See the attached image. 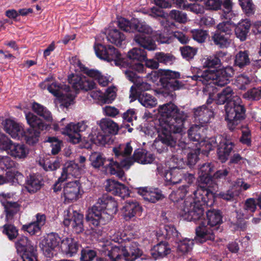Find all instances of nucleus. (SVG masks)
<instances>
[{"label": "nucleus", "mask_w": 261, "mask_h": 261, "mask_svg": "<svg viewBox=\"0 0 261 261\" xmlns=\"http://www.w3.org/2000/svg\"><path fill=\"white\" fill-rule=\"evenodd\" d=\"M214 168V164L212 163L203 164L199 167V181L205 185L198 187L193 192L194 197H187L178 207L179 215L184 220L189 221L201 220L204 214L202 205L211 206L214 202V193L208 186L213 182L212 173Z\"/></svg>", "instance_id": "nucleus-1"}, {"label": "nucleus", "mask_w": 261, "mask_h": 261, "mask_svg": "<svg viewBox=\"0 0 261 261\" xmlns=\"http://www.w3.org/2000/svg\"><path fill=\"white\" fill-rule=\"evenodd\" d=\"M234 93L230 87H227L217 94L216 103L225 106V120L227 122L228 128L231 130L240 127V124L245 118V108L242 104L241 99L234 95Z\"/></svg>", "instance_id": "nucleus-2"}, {"label": "nucleus", "mask_w": 261, "mask_h": 261, "mask_svg": "<svg viewBox=\"0 0 261 261\" xmlns=\"http://www.w3.org/2000/svg\"><path fill=\"white\" fill-rule=\"evenodd\" d=\"M232 74L233 71L231 67L218 70L206 69L193 75L192 79L205 85L203 91L205 95H209L206 102L208 105L212 102L213 94L217 92V88L215 86L223 87L227 85L229 83V79Z\"/></svg>", "instance_id": "nucleus-3"}, {"label": "nucleus", "mask_w": 261, "mask_h": 261, "mask_svg": "<svg viewBox=\"0 0 261 261\" xmlns=\"http://www.w3.org/2000/svg\"><path fill=\"white\" fill-rule=\"evenodd\" d=\"M118 211V204L111 196L103 195L98 199L86 216L90 225L96 227L105 225L112 220Z\"/></svg>", "instance_id": "nucleus-4"}, {"label": "nucleus", "mask_w": 261, "mask_h": 261, "mask_svg": "<svg viewBox=\"0 0 261 261\" xmlns=\"http://www.w3.org/2000/svg\"><path fill=\"white\" fill-rule=\"evenodd\" d=\"M102 251L106 257L105 261H134L142 254L136 242H132L125 247L107 242L102 246Z\"/></svg>", "instance_id": "nucleus-5"}, {"label": "nucleus", "mask_w": 261, "mask_h": 261, "mask_svg": "<svg viewBox=\"0 0 261 261\" xmlns=\"http://www.w3.org/2000/svg\"><path fill=\"white\" fill-rule=\"evenodd\" d=\"M222 217L218 210H213L206 213V220L201 221L196 228V241L202 243L207 240H214L215 232L222 222Z\"/></svg>", "instance_id": "nucleus-6"}, {"label": "nucleus", "mask_w": 261, "mask_h": 261, "mask_svg": "<svg viewBox=\"0 0 261 261\" xmlns=\"http://www.w3.org/2000/svg\"><path fill=\"white\" fill-rule=\"evenodd\" d=\"M120 31L127 33H134L137 31L138 33H152V29L145 22H140L138 19L133 18L130 20L121 17L117 21L111 22L106 32L108 33H120Z\"/></svg>", "instance_id": "nucleus-7"}, {"label": "nucleus", "mask_w": 261, "mask_h": 261, "mask_svg": "<svg viewBox=\"0 0 261 261\" xmlns=\"http://www.w3.org/2000/svg\"><path fill=\"white\" fill-rule=\"evenodd\" d=\"M49 78H46L43 83L40 84V87L42 88H45L46 87L48 91L61 101V106L68 108L73 102L75 95L70 91L69 86L59 84L56 82L49 84Z\"/></svg>", "instance_id": "nucleus-8"}, {"label": "nucleus", "mask_w": 261, "mask_h": 261, "mask_svg": "<svg viewBox=\"0 0 261 261\" xmlns=\"http://www.w3.org/2000/svg\"><path fill=\"white\" fill-rule=\"evenodd\" d=\"M206 128L204 126L192 125L188 131V137L190 140L197 142L196 145L201 147L202 151L209 152L218 145L215 137L206 139L205 137Z\"/></svg>", "instance_id": "nucleus-9"}, {"label": "nucleus", "mask_w": 261, "mask_h": 261, "mask_svg": "<svg viewBox=\"0 0 261 261\" xmlns=\"http://www.w3.org/2000/svg\"><path fill=\"white\" fill-rule=\"evenodd\" d=\"M188 118L187 114L184 111L178 112L176 116L171 118L158 128L166 134L175 137V134H181L185 129V123Z\"/></svg>", "instance_id": "nucleus-10"}, {"label": "nucleus", "mask_w": 261, "mask_h": 261, "mask_svg": "<svg viewBox=\"0 0 261 261\" xmlns=\"http://www.w3.org/2000/svg\"><path fill=\"white\" fill-rule=\"evenodd\" d=\"M158 136L153 142L152 147L156 151L161 153L167 151L169 148L172 151L176 147H179V145H177L176 139L173 136L167 134L163 131H161L158 127L157 128Z\"/></svg>", "instance_id": "nucleus-11"}, {"label": "nucleus", "mask_w": 261, "mask_h": 261, "mask_svg": "<svg viewBox=\"0 0 261 261\" xmlns=\"http://www.w3.org/2000/svg\"><path fill=\"white\" fill-rule=\"evenodd\" d=\"M95 51L99 58L108 62H113L117 66L121 65L122 63L123 58L121 54L112 46L98 44L95 46Z\"/></svg>", "instance_id": "nucleus-12"}, {"label": "nucleus", "mask_w": 261, "mask_h": 261, "mask_svg": "<svg viewBox=\"0 0 261 261\" xmlns=\"http://www.w3.org/2000/svg\"><path fill=\"white\" fill-rule=\"evenodd\" d=\"M164 176L167 184L168 185H175L185 181L189 185H191L195 179L193 174L184 173L182 170L174 166L165 171Z\"/></svg>", "instance_id": "nucleus-13"}, {"label": "nucleus", "mask_w": 261, "mask_h": 261, "mask_svg": "<svg viewBox=\"0 0 261 261\" xmlns=\"http://www.w3.org/2000/svg\"><path fill=\"white\" fill-rule=\"evenodd\" d=\"M18 252L21 254L22 261H37L35 247L25 237H21L15 243Z\"/></svg>", "instance_id": "nucleus-14"}, {"label": "nucleus", "mask_w": 261, "mask_h": 261, "mask_svg": "<svg viewBox=\"0 0 261 261\" xmlns=\"http://www.w3.org/2000/svg\"><path fill=\"white\" fill-rule=\"evenodd\" d=\"M88 127V122L86 121H82L77 123H70L63 128L62 133L68 136L67 139L70 142L77 144L81 139L80 132L86 130Z\"/></svg>", "instance_id": "nucleus-15"}, {"label": "nucleus", "mask_w": 261, "mask_h": 261, "mask_svg": "<svg viewBox=\"0 0 261 261\" xmlns=\"http://www.w3.org/2000/svg\"><path fill=\"white\" fill-rule=\"evenodd\" d=\"M83 215L74 211L72 207H68L64 211V224L68 226L71 225L76 233H80L84 230Z\"/></svg>", "instance_id": "nucleus-16"}, {"label": "nucleus", "mask_w": 261, "mask_h": 261, "mask_svg": "<svg viewBox=\"0 0 261 261\" xmlns=\"http://www.w3.org/2000/svg\"><path fill=\"white\" fill-rule=\"evenodd\" d=\"M64 239L61 238L57 233L51 232L48 234L41 244V248L44 254L47 257H51L53 255V251L55 249H61L60 246Z\"/></svg>", "instance_id": "nucleus-17"}, {"label": "nucleus", "mask_w": 261, "mask_h": 261, "mask_svg": "<svg viewBox=\"0 0 261 261\" xmlns=\"http://www.w3.org/2000/svg\"><path fill=\"white\" fill-rule=\"evenodd\" d=\"M90 77L84 75L72 74L68 77L69 83L75 90H83L87 91L93 90L95 87V83Z\"/></svg>", "instance_id": "nucleus-18"}, {"label": "nucleus", "mask_w": 261, "mask_h": 261, "mask_svg": "<svg viewBox=\"0 0 261 261\" xmlns=\"http://www.w3.org/2000/svg\"><path fill=\"white\" fill-rule=\"evenodd\" d=\"M133 164L134 160L131 158H125L124 160H121V163L114 160L110 166L108 167L106 173L116 175L119 179L124 180L125 179L124 172L121 168L123 167L128 169Z\"/></svg>", "instance_id": "nucleus-19"}, {"label": "nucleus", "mask_w": 261, "mask_h": 261, "mask_svg": "<svg viewBox=\"0 0 261 261\" xmlns=\"http://www.w3.org/2000/svg\"><path fill=\"white\" fill-rule=\"evenodd\" d=\"M193 113L195 121L204 126L214 116L212 107L205 105L194 109Z\"/></svg>", "instance_id": "nucleus-20"}, {"label": "nucleus", "mask_w": 261, "mask_h": 261, "mask_svg": "<svg viewBox=\"0 0 261 261\" xmlns=\"http://www.w3.org/2000/svg\"><path fill=\"white\" fill-rule=\"evenodd\" d=\"M179 77V72L166 70L163 71V77L160 79V81L164 87L176 90L179 89L181 86V83L177 80Z\"/></svg>", "instance_id": "nucleus-21"}, {"label": "nucleus", "mask_w": 261, "mask_h": 261, "mask_svg": "<svg viewBox=\"0 0 261 261\" xmlns=\"http://www.w3.org/2000/svg\"><path fill=\"white\" fill-rule=\"evenodd\" d=\"M181 111L172 102L160 105L159 107V125H162L171 118L176 116L177 113Z\"/></svg>", "instance_id": "nucleus-22"}, {"label": "nucleus", "mask_w": 261, "mask_h": 261, "mask_svg": "<svg viewBox=\"0 0 261 261\" xmlns=\"http://www.w3.org/2000/svg\"><path fill=\"white\" fill-rule=\"evenodd\" d=\"M81 184L78 180L70 181L64 187L63 197L66 202L76 200L80 194Z\"/></svg>", "instance_id": "nucleus-23"}, {"label": "nucleus", "mask_w": 261, "mask_h": 261, "mask_svg": "<svg viewBox=\"0 0 261 261\" xmlns=\"http://www.w3.org/2000/svg\"><path fill=\"white\" fill-rule=\"evenodd\" d=\"M1 203L4 208L6 221L8 222H13L20 211V203L17 201H3L2 200H1Z\"/></svg>", "instance_id": "nucleus-24"}, {"label": "nucleus", "mask_w": 261, "mask_h": 261, "mask_svg": "<svg viewBox=\"0 0 261 261\" xmlns=\"http://www.w3.org/2000/svg\"><path fill=\"white\" fill-rule=\"evenodd\" d=\"M89 159L93 167L99 168L102 167L105 173L114 161L113 158L106 159L102 153L99 152H92Z\"/></svg>", "instance_id": "nucleus-25"}, {"label": "nucleus", "mask_w": 261, "mask_h": 261, "mask_svg": "<svg viewBox=\"0 0 261 261\" xmlns=\"http://www.w3.org/2000/svg\"><path fill=\"white\" fill-rule=\"evenodd\" d=\"M220 139L219 147L217 150L218 159L222 162H225L232 150L234 146L233 143L230 141L223 138L222 136L218 137Z\"/></svg>", "instance_id": "nucleus-26"}, {"label": "nucleus", "mask_w": 261, "mask_h": 261, "mask_svg": "<svg viewBox=\"0 0 261 261\" xmlns=\"http://www.w3.org/2000/svg\"><path fill=\"white\" fill-rule=\"evenodd\" d=\"M142 207L136 200H128L125 202L122 208L124 218L127 220L135 216H140Z\"/></svg>", "instance_id": "nucleus-27"}, {"label": "nucleus", "mask_w": 261, "mask_h": 261, "mask_svg": "<svg viewBox=\"0 0 261 261\" xmlns=\"http://www.w3.org/2000/svg\"><path fill=\"white\" fill-rule=\"evenodd\" d=\"M179 146V147L177 148V151L180 152V153L183 152L185 154L187 153V164L190 166L194 165L198 161V155L200 153V151H202V147H199L196 145L197 148L195 149H192L190 152H188V150L192 146H190L189 143L184 144ZM205 152L207 153L208 152Z\"/></svg>", "instance_id": "nucleus-28"}, {"label": "nucleus", "mask_w": 261, "mask_h": 261, "mask_svg": "<svg viewBox=\"0 0 261 261\" xmlns=\"http://www.w3.org/2000/svg\"><path fill=\"white\" fill-rule=\"evenodd\" d=\"M4 127L5 131L13 138L21 140L23 137L24 130L19 124L10 119H6Z\"/></svg>", "instance_id": "nucleus-29"}, {"label": "nucleus", "mask_w": 261, "mask_h": 261, "mask_svg": "<svg viewBox=\"0 0 261 261\" xmlns=\"http://www.w3.org/2000/svg\"><path fill=\"white\" fill-rule=\"evenodd\" d=\"M82 169L77 164L73 161L67 163L65 167L63 168L61 176L59 177V180L64 181L70 177H77L81 174Z\"/></svg>", "instance_id": "nucleus-30"}, {"label": "nucleus", "mask_w": 261, "mask_h": 261, "mask_svg": "<svg viewBox=\"0 0 261 261\" xmlns=\"http://www.w3.org/2000/svg\"><path fill=\"white\" fill-rule=\"evenodd\" d=\"M79 247L80 245L74 239L66 238L62 241L60 248L64 254L71 257L77 253Z\"/></svg>", "instance_id": "nucleus-31"}, {"label": "nucleus", "mask_w": 261, "mask_h": 261, "mask_svg": "<svg viewBox=\"0 0 261 261\" xmlns=\"http://www.w3.org/2000/svg\"><path fill=\"white\" fill-rule=\"evenodd\" d=\"M150 34H137L134 37L135 41L140 46L148 49L154 50L156 48L155 41L149 35Z\"/></svg>", "instance_id": "nucleus-32"}, {"label": "nucleus", "mask_w": 261, "mask_h": 261, "mask_svg": "<svg viewBox=\"0 0 261 261\" xmlns=\"http://www.w3.org/2000/svg\"><path fill=\"white\" fill-rule=\"evenodd\" d=\"M156 39L160 43H170L177 39L180 43L185 44L189 40V37L186 34H159Z\"/></svg>", "instance_id": "nucleus-33"}, {"label": "nucleus", "mask_w": 261, "mask_h": 261, "mask_svg": "<svg viewBox=\"0 0 261 261\" xmlns=\"http://www.w3.org/2000/svg\"><path fill=\"white\" fill-rule=\"evenodd\" d=\"M88 139L93 143L97 145H105L112 142L110 135H103L97 128H93L92 132L88 136Z\"/></svg>", "instance_id": "nucleus-34"}, {"label": "nucleus", "mask_w": 261, "mask_h": 261, "mask_svg": "<svg viewBox=\"0 0 261 261\" xmlns=\"http://www.w3.org/2000/svg\"><path fill=\"white\" fill-rule=\"evenodd\" d=\"M171 252V249L166 242H161L150 250V254L155 259L163 258Z\"/></svg>", "instance_id": "nucleus-35"}, {"label": "nucleus", "mask_w": 261, "mask_h": 261, "mask_svg": "<svg viewBox=\"0 0 261 261\" xmlns=\"http://www.w3.org/2000/svg\"><path fill=\"white\" fill-rule=\"evenodd\" d=\"M113 151L118 162L121 163V161L125 158H131L129 155L133 151V148L129 143H127L114 147Z\"/></svg>", "instance_id": "nucleus-36"}, {"label": "nucleus", "mask_w": 261, "mask_h": 261, "mask_svg": "<svg viewBox=\"0 0 261 261\" xmlns=\"http://www.w3.org/2000/svg\"><path fill=\"white\" fill-rule=\"evenodd\" d=\"M103 133L108 135H116L119 130L118 124L109 118H102L98 123Z\"/></svg>", "instance_id": "nucleus-37"}, {"label": "nucleus", "mask_w": 261, "mask_h": 261, "mask_svg": "<svg viewBox=\"0 0 261 261\" xmlns=\"http://www.w3.org/2000/svg\"><path fill=\"white\" fill-rule=\"evenodd\" d=\"M25 118L31 128L43 130L47 129V125L36 115L31 112L25 113Z\"/></svg>", "instance_id": "nucleus-38"}, {"label": "nucleus", "mask_w": 261, "mask_h": 261, "mask_svg": "<svg viewBox=\"0 0 261 261\" xmlns=\"http://www.w3.org/2000/svg\"><path fill=\"white\" fill-rule=\"evenodd\" d=\"M8 153L16 159H24L29 153V149L24 144L13 143Z\"/></svg>", "instance_id": "nucleus-39"}, {"label": "nucleus", "mask_w": 261, "mask_h": 261, "mask_svg": "<svg viewBox=\"0 0 261 261\" xmlns=\"http://www.w3.org/2000/svg\"><path fill=\"white\" fill-rule=\"evenodd\" d=\"M42 185L41 177L36 174H31L28 177L25 188L30 193H34L39 190Z\"/></svg>", "instance_id": "nucleus-40"}, {"label": "nucleus", "mask_w": 261, "mask_h": 261, "mask_svg": "<svg viewBox=\"0 0 261 261\" xmlns=\"http://www.w3.org/2000/svg\"><path fill=\"white\" fill-rule=\"evenodd\" d=\"M131 159L134 160V163L136 161L139 163L146 164L152 163L154 157L152 154L147 152L145 150L138 149L135 151L133 158Z\"/></svg>", "instance_id": "nucleus-41"}, {"label": "nucleus", "mask_w": 261, "mask_h": 261, "mask_svg": "<svg viewBox=\"0 0 261 261\" xmlns=\"http://www.w3.org/2000/svg\"><path fill=\"white\" fill-rule=\"evenodd\" d=\"M156 236H163L167 239H177L178 232L174 226L162 224L160 225L159 231L156 232Z\"/></svg>", "instance_id": "nucleus-42"}, {"label": "nucleus", "mask_w": 261, "mask_h": 261, "mask_svg": "<svg viewBox=\"0 0 261 261\" xmlns=\"http://www.w3.org/2000/svg\"><path fill=\"white\" fill-rule=\"evenodd\" d=\"M144 199L149 202L154 203L163 197L161 191L158 188L144 189L141 193Z\"/></svg>", "instance_id": "nucleus-43"}, {"label": "nucleus", "mask_w": 261, "mask_h": 261, "mask_svg": "<svg viewBox=\"0 0 261 261\" xmlns=\"http://www.w3.org/2000/svg\"><path fill=\"white\" fill-rule=\"evenodd\" d=\"M40 131L38 129L28 128L24 130L23 137H22L21 140L25 141L29 145H34L39 140Z\"/></svg>", "instance_id": "nucleus-44"}, {"label": "nucleus", "mask_w": 261, "mask_h": 261, "mask_svg": "<svg viewBox=\"0 0 261 261\" xmlns=\"http://www.w3.org/2000/svg\"><path fill=\"white\" fill-rule=\"evenodd\" d=\"M138 100L142 106L147 108L154 107L157 105L156 99L145 92H140L138 94Z\"/></svg>", "instance_id": "nucleus-45"}, {"label": "nucleus", "mask_w": 261, "mask_h": 261, "mask_svg": "<svg viewBox=\"0 0 261 261\" xmlns=\"http://www.w3.org/2000/svg\"><path fill=\"white\" fill-rule=\"evenodd\" d=\"M84 72L86 74L95 80H96L100 85L103 87L107 86L109 82V78L103 76L97 70L85 69Z\"/></svg>", "instance_id": "nucleus-46"}, {"label": "nucleus", "mask_w": 261, "mask_h": 261, "mask_svg": "<svg viewBox=\"0 0 261 261\" xmlns=\"http://www.w3.org/2000/svg\"><path fill=\"white\" fill-rule=\"evenodd\" d=\"M176 6L184 10H189L196 14L201 13L203 12V8L197 4H189L185 0H176Z\"/></svg>", "instance_id": "nucleus-47"}, {"label": "nucleus", "mask_w": 261, "mask_h": 261, "mask_svg": "<svg viewBox=\"0 0 261 261\" xmlns=\"http://www.w3.org/2000/svg\"><path fill=\"white\" fill-rule=\"evenodd\" d=\"M32 110L34 112L43 117L46 120L49 121L52 120L51 113L46 108L42 105L37 102H34L32 105Z\"/></svg>", "instance_id": "nucleus-48"}, {"label": "nucleus", "mask_w": 261, "mask_h": 261, "mask_svg": "<svg viewBox=\"0 0 261 261\" xmlns=\"http://www.w3.org/2000/svg\"><path fill=\"white\" fill-rule=\"evenodd\" d=\"M189 185H183L179 187L176 191H173L169 195L170 199L174 203H178L185 196L189 191Z\"/></svg>", "instance_id": "nucleus-49"}, {"label": "nucleus", "mask_w": 261, "mask_h": 261, "mask_svg": "<svg viewBox=\"0 0 261 261\" xmlns=\"http://www.w3.org/2000/svg\"><path fill=\"white\" fill-rule=\"evenodd\" d=\"M238 2L239 5L246 15L249 16L254 14L256 8L252 0H238Z\"/></svg>", "instance_id": "nucleus-50"}, {"label": "nucleus", "mask_w": 261, "mask_h": 261, "mask_svg": "<svg viewBox=\"0 0 261 261\" xmlns=\"http://www.w3.org/2000/svg\"><path fill=\"white\" fill-rule=\"evenodd\" d=\"M250 63V59L247 51H240L236 55L234 60L236 66L240 68L247 66Z\"/></svg>", "instance_id": "nucleus-51"}, {"label": "nucleus", "mask_w": 261, "mask_h": 261, "mask_svg": "<svg viewBox=\"0 0 261 261\" xmlns=\"http://www.w3.org/2000/svg\"><path fill=\"white\" fill-rule=\"evenodd\" d=\"M129 59L138 61H142L146 59V53L142 49L134 48L129 50L127 54Z\"/></svg>", "instance_id": "nucleus-52"}, {"label": "nucleus", "mask_w": 261, "mask_h": 261, "mask_svg": "<svg viewBox=\"0 0 261 261\" xmlns=\"http://www.w3.org/2000/svg\"><path fill=\"white\" fill-rule=\"evenodd\" d=\"M243 211L240 210L236 212L237 222L236 224L242 230L244 231L247 228V222L245 219H248L250 217V214H248Z\"/></svg>", "instance_id": "nucleus-53"}, {"label": "nucleus", "mask_w": 261, "mask_h": 261, "mask_svg": "<svg viewBox=\"0 0 261 261\" xmlns=\"http://www.w3.org/2000/svg\"><path fill=\"white\" fill-rule=\"evenodd\" d=\"M107 41L120 46L125 42V37L124 34H105Z\"/></svg>", "instance_id": "nucleus-54"}, {"label": "nucleus", "mask_w": 261, "mask_h": 261, "mask_svg": "<svg viewBox=\"0 0 261 261\" xmlns=\"http://www.w3.org/2000/svg\"><path fill=\"white\" fill-rule=\"evenodd\" d=\"M2 228L3 233L6 235L10 240L16 239L18 234V229L12 224H6Z\"/></svg>", "instance_id": "nucleus-55"}, {"label": "nucleus", "mask_w": 261, "mask_h": 261, "mask_svg": "<svg viewBox=\"0 0 261 261\" xmlns=\"http://www.w3.org/2000/svg\"><path fill=\"white\" fill-rule=\"evenodd\" d=\"M225 53L220 51L218 53L216 57H210L207 58L204 62V66L207 67V69H211V68L216 67L220 64V60L219 57L224 56Z\"/></svg>", "instance_id": "nucleus-56"}, {"label": "nucleus", "mask_w": 261, "mask_h": 261, "mask_svg": "<svg viewBox=\"0 0 261 261\" xmlns=\"http://www.w3.org/2000/svg\"><path fill=\"white\" fill-rule=\"evenodd\" d=\"M229 34H214L213 37L214 42L216 44L219 45L221 47H225L229 45L230 40L228 39V35Z\"/></svg>", "instance_id": "nucleus-57"}, {"label": "nucleus", "mask_w": 261, "mask_h": 261, "mask_svg": "<svg viewBox=\"0 0 261 261\" xmlns=\"http://www.w3.org/2000/svg\"><path fill=\"white\" fill-rule=\"evenodd\" d=\"M194 245V240L185 238L179 241L177 246L178 251L182 253H188L190 251Z\"/></svg>", "instance_id": "nucleus-58"}, {"label": "nucleus", "mask_w": 261, "mask_h": 261, "mask_svg": "<svg viewBox=\"0 0 261 261\" xmlns=\"http://www.w3.org/2000/svg\"><path fill=\"white\" fill-rule=\"evenodd\" d=\"M243 97L248 100H258L261 99V87L249 90L243 95Z\"/></svg>", "instance_id": "nucleus-59"}, {"label": "nucleus", "mask_w": 261, "mask_h": 261, "mask_svg": "<svg viewBox=\"0 0 261 261\" xmlns=\"http://www.w3.org/2000/svg\"><path fill=\"white\" fill-rule=\"evenodd\" d=\"M223 7V14L221 17L226 19H230L232 13L233 3L231 0H224L222 2Z\"/></svg>", "instance_id": "nucleus-60"}, {"label": "nucleus", "mask_w": 261, "mask_h": 261, "mask_svg": "<svg viewBox=\"0 0 261 261\" xmlns=\"http://www.w3.org/2000/svg\"><path fill=\"white\" fill-rule=\"evenodd\" d=\"M252 26L250 20L242 19L237 25H234L235 33H248Z\"/></svg>", "instance_id": "nucleus-61"}, {"label": "nucleus", "mask_w": 261, "mask_h": 261, "mask_svg": "<svg viewBox=\"0 0 261 261\" xmlns=\"http://www.w3.org/2000/svg\"><path fill=\"white\" fill-rule=\"evenodd\" d=\"M40 164L42 166L44 169L46 171H54L60 167V163L58 160H46L42 163L41 162Z\"/></svg>", "instance_id": "nucleus-62"}, {"label": "nucleus", "mask_w": 261, "mask_h": 261, "mask_svg": "<svg viewBox=\"0 0 261 261\" xmlns=\"http://www.w3.org/2000/svg\"><path fill=\"white\" fill-rule=\"evenodd\" d=\"M250 82V80L247 76L241 74L236 77L234 84L239 89L244 90Z\"/></svg>", "instance_id": "nucleus-63"}, {"label": "nucleus", "mask_w": 261, "mask_h": 261, "mask_svg": "<svg viewBox=\"0 0 261 261\" xmlns=\"http://www.w3.org/2000/svg\"><path fill=\"white\" fill-rule=\"evenodd\" d=\"M180 50L182 57L187 60L192 59L197 53V49L195 48L189 46L181 47Z\"/></svg>", "instance_id": "nucleus-64"}]
</instances>
